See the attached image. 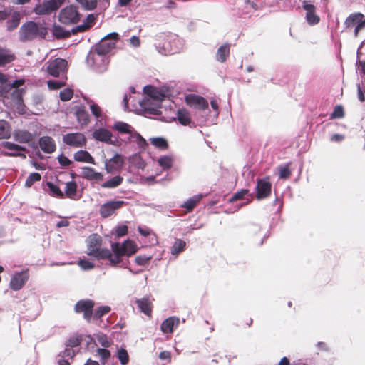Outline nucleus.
Instances as JSON below:
<instances>
[{"instance_id":"1","label":"nucleus","mask_w":365,"mask_h":365,"mask_svg":"<svg viewBox=\"0 0 365 365\" xmlns=\"http://www.w3.org/2000/svg\"><path fill=\"white\" fill-rule=\"evenodd\" d=\"M102 238L98 234L89 236L87 255L97 260H108L110 264L116 266L121 262L123 256L130 257L137 251L136 245L130 240H125L123 244L114 242L111 244L112 251L107 248H101Z\"/></svg>"},{"instance_id":"2","label":"nucleus","mask_w":365,"mask_h":365,"mask_svg":"<svg viewBox=\"0 0 365 365\" xmlns=\"http://www.w3.org/2000/svg\"><path fill=\"white\" fill-rule=\"evenodd\" d=\"M19 33V41L27 42L31 41L38 37L45 38L48 34V29L42 24L29 21L21 25Z\"/></svg>"},{"instance_id":"3","label":"nucleus","mask_w":365,"mask_h":365,"mask_svg":"<svg viewBox=\"0 0 365 365\" xmlns=\"http://www.w3.org/2000/svg\"><path fill=\"white\" fill-rule=\"evenodd\" d=\"M180 39L173 34L165 35L163 38L162 50L164 55H172L180 50Z\"/></svg>"},{"instance_id":"4","label":"nucleus","mask_w":365,"mask_h":365,"mask_svg":"<svg viewBox=\"0 0 365 365\" xmlns=\"http://www.w3.org/2000/svg\"><path fill=\"white\" fill-rule=\"evenodd\" d=\"M58 20L66 25L76 24L80 20V14L75 6H68L61 10Z\"/></svg>"},{"instance_id":"5","label":"nucleus","mask_w":365,"mask_h":365,"mask_svg":"<svg viewBox=\"0 0 365 365\" xmlns=\"http://www.w3.org/2000/svg\"><path fill=\"white\" fill-rule=\"evenodd\" d=\"M86 61L96 72L103 73L107 70L108 63L106 56L91 51L87 56Z\"/></svg>"},{"instance_id":"6","label":"nucleus","mask_w":365,"mask_h":365,"mask_svg":"<svg viewBox=\"0 0 365 365\" xmlns=\"http://www.w3.org/2000/svg\"><path fill=\"white\" fill-rule=\"evenodd\" d=\"M66 0H48L37 4L34 11L38 15H47L57 11Z\"/></svg>"},{"instance_id":"7","label":"nucleus","mask_w":365,"mask_h":365,"mask_svg":"<svg viewBox=\"0 0 365 365\" xmlns=\"http://www.w3.org/2000/svg\"><path fill=\"white\" fill-rule=\"evenodd\" d=\"M1 146L8 151H2V155L6 157H19L22 159H26V155L24 152H27L26 147L16 144L10 141H4L1 143Z\"/></svg>"},{"instance_id":"8","label":"nucleus","mask_w":365,"mask_h":365,"mask_svg":"<svg viewBox=\"0 0 365 365\" xmlns=\"http://www.w3.org/2000/svg\"><path fill=\"white\" fill-rule=\"evenodd\" d=\"M94 306L95 302L92 299H81L75 304L74 311L76 313H83V318L88 322H91L93 317Z\"/></svg>"},{"instance_id":"9","label":"nucleus","mask_w":365,"mask_h":365,"mask_svg":"<svg viewBox=\"0 0 365 365\" xmlns=\"http://www.w3.org/2000/svg\"><path fill=\"white\" fill-rule=\"evenodd\" d=\"M67 61L61 58H56L46 63V71L53 77H59L67 68Z\"/></svg>"},{"instance_id":"10","label":"nucleus","mask_w":365,"mask_h":365,"mask_svg":"<svg viewBox=\"0 0 365 365\" xmlns=\"http://www.w3.org/2000/svg\"><path fill=\"white\" fill-rule=\"evenodd\" d=\"M256 199L261 200L270 196L272 192V183L268 177L257 180L255 186Z\"/></svg>"},{"instance_id":"11","label":"nucleus","mask_w":365,"mask_h":365,"mask_svg":"<svg viewBox=\"0 0 365 365\" xmlns=\"http://www.w3.org/2000/svg\"><path fill=\"white\" fill-rule=\"evenodd\" d=\"M63 142L73 148H82L86 145V138L81 133H71L63 136Z\"/></svg>"},{"instance_id":"12","label":"nucleus","mask_w":365,"mask_h":365,"mask_svg":"<svg viewBox=\"0 0 365 365\" xmlns=\"http://www.w3.org/2000/svg\"><path fill=\"white\" fill-rule=\"evenodd\" d=\"M125 205L126 202L123 200L109 201L101 205L99 213L103 218H107Z\"/></svg>"},{"instance_id":"13","label":"nucleus","mask_w":365,"mask_h":365,"mask_svg":"<svg viewBox=\"0 0 365 365\" xmlns=\"http://www.w3.org/2000/svg\"><path fill=\"white\" fill-rule=\"evenodd\" d=\"M29 277L28 269L14 274L9 283L10 288L12 290H20L26 283Z\"/></svg>"},{"instance_id":"14","label":"nucleus","mask_w":365,"mask_h":365,"mask_svg":"<svg viewBox=\"0 0 365 365\" xmlns=\"http://www.w3.org/2000/svg\"><path fill=\"white\" fill-rule=\"evenodd\" d=\"M185 103L190 107L198 110H206L208 108V102L203 97L196 94H188L185 98Z\"/></svg>"},{"instance_id":"15","label":"nucleus","mask_w":365,"mask_h":365,"mask_svg":"<svg viewBox=\"0 0 365 365\" xmlns=\"http://www.w3.org/2000/svg\"><path fill=\"white\" fill-rule=\"evenodd\" d=\"M14 140L21 144L31 145L34 143L35 136L27 130L16 129L13 132Z\"/></svg>"},{"instance_id":"16","label":"nucleus","mask_w":365,"mask_h":365,"mask_svg":"<svg viewBox=\"0 0 365 365\" xmlns=\"http://www.w3.org/2000/svg\"><path fill=\"white\" fill-rule=\"evenodd\" d=\"M124 163V160L120 154L116 153L110 159L105 161V170L108 173L113 174L120 170Z\"/></svg>"},{"instance_id":"17","label":"nucleus","mask_w":365,"mask_h":365,"mask_svg":"<svg viewBox=\"0 0 365 365\" xmlns=\"http://www.w3.org/2000/svg\"><path fill=\"white\" fill-rule=\"evenodd\" d=\"M302 8L307 11L306 19L309 24L315 25L319 22L320 18L316 14V8L314 4L304 1L302 4Z\"/></svg>"},{"instance_id":"18","label":"nucleus","mask_w":365,"mask_h":365,"mask_svg":"<svg viewBox=\"0 0 365 365\" xmlns=\"http://www.w3.org/2000/svg\"><path fill=\"white\" fill-rule=\"evenodd\" d=\"M38 145L41 150L48 154L55 152L56 145L55 140L50 136H43L38 139Z\"/></svg>"},{"instance_id":"19","label":"nucleus","mask_w":365,"mask_h":365,"mask_svg":"<svg viewBox=\"0 0 365 365\" xmlns=\"http://www.w3.org/2000/svg\"><path fill=\"white\" fill-rule=\"evenodd\" d=\"M115 47V41H108L107 39H101L96 45L91 49L92 51L98 53L101 55L106 56L113 48Z\"/></svg>"},{"instance_id":"20","label":"nucleus","mask_w":365,"mask_h":365,"mask_svg":"<svg viewBox=\"0 0 365 365\" xmlns=\"http://www.w3.org/2000/svg\"><path fill=\"white\" fill-rule=\"evenodd\" d=\"M179 324V318L175 317H170L163 322L160 326V329L165 334L173 333L174 328H176Z\"/></svg>"},{"instance_id":"21","label":"nucleus","mask_w":365,"mask_h":365,"mask_svg":"<svg viewBox=\"0 0 365 365\" xmlns=\"http://www.w3.org/2000/svg\"><path fill=\"white\" fill-rule=\"evenodd\" d=\"M135 304L141 312L148 317H150L152 316L153 303L148 297L137 299Z\"/></svg>"},{"instance_id":"22","label":"nucleus","mask_w":365,"mask_h":365,"mask_svg":"<svg viewBox=\"0 0 365 365\" xmlns=\"http://www.w3.org/2000/svg\"><path fill=\"white\" fill-rule=\"evenodd\" d=\"M112 136L111 132L106 128L96 129L93 133V138L108 144H114L111 140Z\"/></svg>"},{"instance_id":"23","label":"nucleus","mask_w":365,"mask_h":365,"mask_svg":"<svg viewBox=\"0 0 365 365\" xmlns=\"http://www.w3.org/2000/svg\"><path fill=\"white\" fill-rule=\"evenodd\" d=\"M82 177L88 180H95L101 182L103 180V175L101 173L96 172L94 168L91 167H84L82 168Z\"/></svg>"},{"instance_id":"24","label":"nucleus","mask_w":365,"mask_h":365,"mask_svg":"<svg viewBox=\"0 0 365 365\" xmlns=\"http://www.w3.org/2000/svg\"><path fill=\"white\" fill-rule=\"evenodd\" d=\"M96 16L94 14H88L82 24L76 26L72 29V34H76L78 32H84L89 30L94 24Z\"/></svg>"},{"instance_id":"25","label":"nucleus","mask_w":365,"mask_h":365,"mask_svg":"<svg viewBox=\"0 0 365 365\" xmlns=\"http://www.w3.org/2000/svg\"><path fill=\"white\" fill-rule=\"evenodd\" d=\"M75 115L78 123L81 126H86L90 123V116L84 106L76 108Z\"/></svg>"},{"instance_id":"26","label":"nucleus","mask_w":365,"mask_h":365,"mask_svg":"<svg viewBox=\"0 0 365 365\" xmlns=\"http://www.w3.org/2000/svg\"><path fill=\"white\" fill-rule=\"evenodd\" d=\"M15 58V55L10 50L0 46V66L11 63Z\"/></svg>"},{"instance_id":"27","label":"nucleus","mask_w":365,"mask_h":365,"mask_svg":"<svg viewBox=\"0 0 365 365\" xmlns=\"http://www.w3.org/2000/svg\"><path fill=\"white\" fill-rule=\"evenodd\" d=\"M123 182V178L120 175H115L103 182L101 186L104 189H114L120 186Z\"/></svg>"},{"instance_id":"28","label":"nucleus","mask_w":365,"mask_h":365,"mask_svg":"<svg viewBox=\"0 0 365 365\" xmlns=\"http://www.w3.org/2000/svg\"><path fill=\"white\" fill-rule=\"evenodd\" d=\"M73 158L76 161L88 163L91 164H96L94 158L92 155L86 150H78L73 155Z\"/></svg>"},{"instance_id":"29","label":"nucleus","mask_w":365,"mask_h":365,"mask_svg":"<svg viewBox=\"0 0 365 365\" xmlns=\"http://www.w3.org/2000/svg\"><path fill=\"white\" fill-rule=\"evenodd\" d=\"M364 14L360 12L350 14L345 20V28L347 29L356 26L364 19Z\"/></svg>"},{"instance_id":"30","label":"nucleus","mask_w":365,"mask_h":365,"mask_svg":"<svg viewBox=\"0 0 365 365\" xmlns=\"http://www.w3.org/2000/svg\"><path fill=\"white\" fill-rule=\"evenodd\" d=\"M230 45L225 43L219 47L216 53V59L220 62H225L230 55Z\"/></svg>"},{"instance_id":"31","label":"nucleus","mask_w":365,"mask_h":365,"mask_svg":"<svg viewBox=\"0 0 365 365\" xmlns=\"http://www.w3.org/2000/svg\"><path fill=\"white\" fill-rule=\"evenodd\" d=\"M177 118L178 122L184 125H188L191 123V117L188 110L185 108H181L177 111Z\"/></svg>"},{"instance_id":"32","label":"nucleus","mask_w":365,"mask_h":365,"mask_svg":"<svg viewBox=\"0 0 365 365\" xmlns=\"http://www.w3.org/2000/svg\"><path fill=\"white\" fill-rule=\"evenodd\" d=\"M113 128L120 133L130 134V135H131L135 130L131 125L121 121L115 123Z\"/></svg>"},{"instance_id":"33","label":"nucleus","mask_w":365,"mask_h":365,"mask_svg":"<svg viewBox=\"0 0 365 365\" xmlns=\"http://www.w3.org/2000/svg\"><path fill=\"white\" fill-rule=\"evenodd\" d=\"M53 35L58 39L66 38L71 36L72 31L65 30L62 26L54 24L53 26Z\"/></svg>"},{"instance_id":"34","label":"nucleus","mask_w":365,"mask_h":365,"mask_svg":"<svg viewBox=\"0 0 365 365\" xmlns=\"http://www.w3.org/2000/svg\"><path fill=\"white\" fill-rule=\"evenodd\" d=\"M77 191V184L75 181H70L66 183L65 191L63 192L66 196L70 199H75Z\"/></svg>"},{"instance_id":"35","label":"nucleus","mask_w":365,"mask_h":365,"mask_svg":"<svg viewBox=\"0 0 365 365\" xmlns=\"http://www.w3.org/2000/svg\"><path fill=\"white\" fill-rule=\"evenodd\" d=\"M21 21V14L19 11H14L11 14V18L7 21V30L9 31L16 29Z\"/></svg>"},{"instance_id":"36","label":"nucleus","mask_w":365,"mask_h":365,"mask_svg":"<svg viewBox=\"0 0 365 365\" xmlns=\"http://www.w3.org/2000/svg\"><path fill=\"white\" fill-rule=\"evenodd\" d=\"M201 199L202 195H195L185 202L182 207L185 208L188 212H192L200 202Z\"/></svg>"},{"instance_id":"37","label":"nucleus","mask_w":365,"mask_h":365,"mask_svg":"<svg viewBox=\"0 0 365 365\" xmlns=\"http://www.w3.org/2000/svg\"><path fill=\"white\" fill-rule=\"evenodd\" d=\"M11 136V125L4 120H0V139H7Z\"/></svg>"},{"instance_id":"38","label":"nucleus","mask_w":365,"mask_h":365,"mask_svg":"<svg viewBox=\"0 0 365 365\" xmlns=\"http://www.w3.org/2000/svg\"><path fill=\"white\" fill-rule=\"evenodd\" d=\"M186 247V242L181 240V239H177L175 240L173 245L172 246L170 249V252L173 255H177L179 253L183 252Z\"/></svg>"},{"instance_id":"39","label":"nucleus","mask_w":365,"mask_h":365,"mask_svg":"<svg viewBox=\"0 0 365 365\" xmlns=\"http://www.w3.org/2000/svg\"><path fill=\"white\" fill-rule=\"evenodd\" d=\"M144 93L154 99H161L163 95L153 86L147 85L143 88Z\"/></svg>"},{"instance_id":"40","label":"nucleus","mask_w":365,"mask_h":365,"mask_svg":"<svg viewBox=\"0 0 365 365\" xmlns=\"http://www.w3.org/2000/svg\"><path fill=\"white\" fill-rule=\"evenodd\" d=\"M246 196L252 197V195L249 194V190L247 189H242L240 191L235 192L232 196L228 200L229 202H233L240 200L247 199Z\"/></svg>"},{"instance_id":"41","label":"nucleus","mask_w":365,"mask_h":365,"mask_svg":"<svg viewBox=\"0 0 365 365\" xmlns=\"http://www.w3.org/2000/svg\"><path fill=\"white\" fill-rule=\"evenodd\" d=\"M129 141H135L141 148H144L148 145V143L145 138H143L140 133L134 130L133 134L128 138Z\"/></svg>"},{"instance_id":"42","label":"nucleus","mask_w":365,"mask_h":365,"mask_svg":"<svg viewBox=\"0 0 365 365\" xmlns=\"http://www.w3.org/2000/svg\"><path fill=\"white\" fill-rule=\"evenodd\" d=\"M46 185L53 196L59 198L64 197L63 192L61 191V190L58 185H55L52 182H47Z\"/></svg>"},{"instance_id":"43","label":"nucleus","mask_w":365,"mask_h":365,"mask_svg":"<svg viewBox=\"0 0 365 365\" xmlns=\"http://www.w3.org/2000/svg\"><path fill=\"white\" fill-rule=\"evenodd\" d=\"M41 179V176L38 173H32L28 176L25 182V186L31 187L36 182L40 181Z\"/></svg>"},{"instance_id":"44","label":"nucleus","mask_w":365,"mask_h":365,"mask_svg":"<svg viewBox=\"0 0 365 365\" xmlns=\"http://www.w3.org/2000/svg\"><path fill=\"white\" fill-rule=\"evenodd\" d=\"M110 311V307L109 306H103L100 307L97 309L93 314V317L94 319H99L105 314H108Z\"/></svg>"},{"instance_id":"45","label":"nucleus","mask_w":365,"mask_h":365,"mask_svg":"<svg viewBox=\"0 0 365 365\" xmlns=\"http://www.w3.org/2000/svg\"><path fill=\"white\" fill-rule=\"evenodd\" d=\"M96 352L103 364H105L110 357V351L107 349L98 348L97 349Z\"/></svg>"},{"instance_id":"46","label":"nucleus","mask_w":365,"mask_h":365,"mask_svg":"<svg viewBox=\"0 0 365 365\" xmlns=\"http://www.w3.org/2000/svg\"><path fill=\"white\" fill-rule=\"evenodd\" d=\"M151 143L158 148L165 150L168 148L167 140L163 138H155L151 140Z\"/></svg>"},{"instance_id":"47","label":"nucleus","mask_w":365,"mask_h":365,"mask_svg":"<svg viewBox=\"0 0 365 365\" xmlns=\"http://www.w3.org/2000/svg\"><path fill=\"white\" fill-rule=\"evenodd\" d=\"M158 164L163 169L170 168L173 165V159L170 156L164 155L158 159Z\"/></svg>"},{"instance_id":"48","label":"nucleus","mask_w":365,"mask_h":365,"mask_svg":"<svg viewBox=\"0 0 365 365\" xmlns=\"http://www.w3.org/2000/svg\"><path fill=\"white\" fill-rule=\"evenodd\" d=\"M86 10H93L97 6L98 0H76Z\"/></svg>"},{"instance_id":"49","label":"nucleus","mask_w":365,"mask_h":365,"mask_svg":"<svg viewBox=\"0 0 365 365\" xmlns=\"http://www.w3.org/2000/svg\"><path fill=\"white\" fill-rule=\"evenodd\" d=\"M98 342L105 348L110 347L112 342L108 339L107 336L103 333H99L96 335Z\"/></svg>"},{"instance_id":"50","label":"nucleus","mask_w":365,"mask_h":365,"mask_svg":"<svg viewBox=\"0 0 365 365\" xmlns=\"http://www.w3.org/2000/svg\"><path fill=\"white\" fill-rule=\"evenodd\" d=\"M118 358L122 365H126L129 361V356L126 349L120 348L118 351Z\"/></svg>"},{"instance_id":"51","label":"nucleus","mask_w":365,"mask_h":365,"mask_svg":"<svg viewBox=\"0 0 365 365\" xmlns=\"http://www.w3.org/2000/svg\"><path fill=\"white\" fill-rule=\"evenodd\" d=\"M47 86L51 90H57L66 86L65 81L50 80L47 82Z\"/></svg>"},{"instance_id":"52","label":"nucleus","mask_w":365,"mask_h":365,"mask_svg":"<svg viewBox=\"0 0 365 365\" xmlns=\"http://www.w3.org/2000/svg\"><path fill=\"white\" fill-rule=\"evenodd\" d=\"M73 92L70 88H66L60 92V98L63 101H67L72 98Z\"/></svg>"},{"instance_id":"53","label":"nucleus","mask_w":365,"mask_h":365,"mask_svg":"<svg viewBox=\"0 0 365 365\" xmlns=\"http://www.w3.org/2000/svg\"><path fill=\"white\" fill-rule=\"evenodd\" d=\"M151 259H152L151 256L147 257L145 255H138L135 257V261L137 264L140 265V266H145L150 262Z\"/></svg>"},{"instance_id":"54","label":"nucleus","mask_w":365,"mask_h":365,"mask_svg":"<svg viewBox=\"0 0 365 365\" xmlns=\"http://www.w3.org/2000/svg\"><path fill=\"white\" fill-rule=\"evenodd\" d=\"M344 115L343 107L341 106H336L331 113V118H341Z\"/></svg>"},{"instance_id":"55","label":"nucleus","mask_w":365,"mask_h":365,"mask_svg":"<svg viewBox=\"0 0 365 365\" xmlns=\"http://www.w3.org/2000/svg\"><path fill=\"white\" fill-rule=\"evenodd\" d=\"M81 338L78 336H72L68 339L66 346H71V347H76L80 345L81 342Z\"/></svg>"},{"instance_id":"56","label":"nucleus","mask_w":365,"mask_h":365,"mask_svg":"<svg viewBox=\"0 0 365 365\" xmlns=\"http://www.w3.org/2000/svg\"><path fill=\"white\" fill-rule=\"evenodd\" d=\"M90 108H91V111L92 113V114L96 118L101 117V115H102V110H101V107L98 104L93 103L92 104H91Z\"/></svg>"},{"instance_id":"57","label":"nucleus","mask_w":365,"mask_h":365,"mask_svg":"<svg viewBox=\"0 0 365 365\" xmlns=\"http://www.w3.org/2000/svg\"><path fill=\"white\" fill-rule=\"evenodd\" d=\"M291 174H292L291 170L287 165L280 168L279 178L288 179L291 176Z\"/></svg>"},{"instance_id":"58","label":"nucleus","mask_w":365,"mask_h":365,"mask_svg":"<svg viewBox=\"0 0 365 365\" xmlns=\"http://www.w3.org/2000/svg\"><path fill=\"white\" fill-rule=\"evenodd\" d=\"M78 264L83 269H91L94 267V264L87 259H81Z\"/></svg>"},{"instance_id":"59","label":"nucleus","mask_w":365,"mask_h":365,"mask_svg":"<svg viewBox=\"0 0 365 365\" xmlns=\"http://www.w3.org/2000/svg\"><path fill=\"white\" fill-rule=\"evenodd\" d=\"M58 160L59 164L63 167L69 166L72 163V161L63 154L58 157Z\"/></svg>"},{"instance_id":"60","label":"nucleus","mask_w":365,"mask_h":365,"mask_svg":"<svg viewBox=\"0 0 365 365\" xmlns=\"http://www.w3.org/2000/svg\"><path fill=\"white\" fill-rule=\"evenodd\" d=\"M128 228L126 225L118 226L115 230L117 237H120L125 236L128 233Z\"/></svg>"},{"instance_id":"61","label":"nucleus","mask_w":365,"mask_h":365,"mask_svg":"<svg viewBox=\"0 0 365 365\" xmlns=\"http://www.w3.org/2000/svg\"><path fill=\"white\" fill-rule=\"evenodd\" d=\"M9 88V83H2V85H0V96H5L10 91Z\"/></svg>"},{"instance_id":"62","label":"nucleus","mask_w":365,"mask_h":365,"mask_svg":"<svg viewBox=\"0 0 365 365\" xmlns=\"http://www.w3.org/2000/svg\"><path fill=\"white\" fill-rule=\"evenodd\" d=\"M365 28V20H361L360 22H359L354 29V36H358L359 31Z\"/></svg>"},{"instance_id":"63","label":"nucleus","mask_w":365,"mask_h":365,"mask_svg":"<svg viewBox=\"0 0 365 365\" xmlns=\"http://www.w3.org/2000/svg\"><path fill=\"white\" fill-rule=\"evenodd\" d=\"M24 79H17L15 80L12 83H9V88H18L22 85L24 84Z\"/></svg>"},{"instance_id":"64","label":"nucleus","mask_w":365,"mask_h":365,"mask_svg":"<svg viewBox=\"0 0 365 365\" xmlns=\"http://www.w3.org/2000/svg\"><path fill=\"white\" fill-rule=\"evenodd\" d=\"M159 359L161 360H170L171 354L168 351H163L159 354Z\"/></svg>"}]
</instances>
